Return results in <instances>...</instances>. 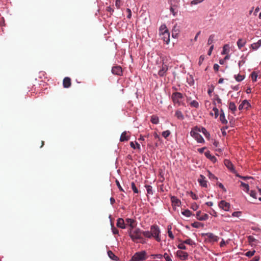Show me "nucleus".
I'll return each instance as SVG.
<instances>
[{
    "label": "nucleus",
    "mask_w": 261,
    "mask_h": 261,
    "mask_svg": "<svg viewBox=\"0 0 261 261\" xmlns=\"http://www.w3.org/2000/svg\"><path fill=\"white\" fill-rule=\"evenodd\" d=\"M145 231L137 227L133 230H128V233L133 242L145 244L146 242V240L142 237V236L144 237Z\"/></svg>",
    "instance_id": "f257e3e1"
},
{
    "label": "nucleus",
    "mask_w": 261,
    "mask_h": 261,
    "mask_svg": "<svg viewBox=\"0 0 261 261\" xmlns=\"http://www.w3.org/2000/svg\"><path fill=\"white\" fill-rule=\"evenodd\" d=\"M160 233L159 227L156 225H153L150 227V231H145L144 237L148 239H150L152 237L158 242H160L161 240Z\"/></svg>",
    "instance_id": "f03ea898"
},
{
    "label": "nucleus",
    "mask_w": 261,
    "mask_h": 261,
    "mask_svg": "<svg viewBox=\"0 0 261 261\" xmlns=\"http://www.w3.org/2000/svg\"><path fill=\"white\" fill-rule=\"evenodd\" d=\"M171 98L173 102L175 105L177 104L178 106H179L181 105H183V103L180 101V100L183 98V95L181 93L178 92L173 93L171 96Z\"/></svg>",
    "instance_id": "7ed1b4c3"
},
{
    "label": "nucleus",
    "mask_w": 261,
    "mask_h": 261,
    "mask_svg": "<svg viewBox=\"0 0 261 261\" xmlns=\"http://www.w3.org/2000/svg\"><path fill=\"white\" fill-rule=\"evenodd\" d=\"M146 258V253L145 251L138 252L132 256L131 261H141Z\"/></svg>",
    "instance_id": "20e7f679"
},
{
    "label": "nucleus",
    "mask_w": 261,
    "mask_h": 261,
    "mask_svg": "<svg viewBox=\"0 0 261 261\" xmlns=\"http://www.w3.org/2000/svg\"><path fill=\"white\" fill-rule=\"evenodd\" d=\"M198 132H200L199 129L195 127L194 130H191L190 133L191 135L197 141V142L203 143L204 140L201 135L199 134Z\"/></svg>",
    "instance_id": "39448f33"
},
{
    "label": "nucleus",
    "mask_w": 261,
    "mask_h": 261,
    "mask_svg": "<svg viewBox=\"0 0 261 261\" xmlns=\"http://www.w3.org/2000/svg\"><path fill=\"white\" fill-rule=\"evenodd\" d=\"M203 236H206V239L210 242H217L219 240V237L213 233L208 232L202 234Z\"/></svg>",
    "instance_id": "423d86ee"
},
{
    "label": "nucleus",
    "mask_w": 261,
    "mask_h": 261,
    "mask_svg": "<svg viewBox=\"0 0 261 261\" xmlns=\"http://www.w3.org/2000/svg\"><path fill=\"white\" fill-rule=\"evenodd\" d=\"M125 222L126 223V225H128L129 226V228L128 230H133L136 227L137 225V223L136 220L130 218H126L125 219Z\"/></svg>",
    "instance_id": "0eeeda50"
},
{
    "label": "nucleus",
    "mask_w": 261,
    "mask_h": 261,
    "mask_svg": "<svg viewBox=\"0 0 261 261\" xmlns=\"http://www.w3.org/2000/svg\"><path fill=\"white\" fill-rule=\"evenodd\" d=\"M219 206L220 208H222L225 211H228L230 208V205L229 203L227 202L225 200H221L219 203Z\"/></svg>",
    "instance_id": "6e6552de"
},
{
    "label": "nucleus",
    "mask_w": 261,
    "mask_h": 261,
    "mask_svg": "<svg viewBox=\"0 0 261 261\" xmlns=\"http://www.w3.org/2000/svg\"><path fill=\"white\" fill-rule=\"evenodd\" d=\"M196 218L199 221H204L208 219V215L206 214H201V211H198L196 213Z\"/></svg>",
    "instance_id": "1a4fd4ad"
},
{
    "label": "nucleus",
    "mask_w": 261,
    "mask_h": 261,
    "mask_svg": "<svg viewBox=\"0 0 261 261\" xmlns=\"http://www.w3.org/2000/svg\"><path fill=\"white\" fill-rule=\"evenodd\" d=\"M112 72L114 74L121 75L122 74V70L120 66H115L112 67Z\"/></svg>",
    "instance_id": "9d476101"
},
{
    "label": "nucleus",
    "mask_w": 261,
    "mask_h": 261,
    "mask_svg": "<svg viewBox=\"0 0 261 261\" xmlns=\"http://www.w3.org/2000/svg\"><path fill=\"white\" fill-rule=\"evenodd\" d=\"M248 242L251 246H256L259 243V241L256 239L252 236H249L247 237Z\"/></svg>",
    "instance_id": "9b49d317"
},
{
    "label": "nucleus",
    "mask_w": 261,
    "mask_h": 261,
    "mask_svg": "<svg viewBox=\"0 0 261 261\" xmlns=\"http://www.w3.org/2000/svg\"><path fill=\"white\" fill-rule=\"evenodd\" d=\"M168 70V67L166 65H163L162 68L159 71L158 74L160 76L163 77L166 75V72Z\"/></svg>",
    "instance_id": "f8f14e48"
},
{
    "label": "nucleus",
    "mask_w": 261,
    "mask_h": 261,
    "mask_svg": "<svg viewBox=\"0 0 261 261\" xmlns=\"http://www.w3.org/2000/svg\"><path fill=\"white\" fill-rule=\"evenodd\" d=\"M160 35L163 41L167 44H168L170 41V34L169 31L161 33Z\"/></svg>",
    "instance_id": "ddd939ff"
},
{
    "label": "nucleus",
    "mask_w": 261,
    "mask_h": 261,
    "mask_svg": "<svg viewBox=\"0 0 261 261\" xmlns=\"http://www.w3.org/2000/svg\"><path fill=\"white\" fill-rule=\"evenodd\" d=\"M224 163L225 165L227 167V168L228 169H229L232 172H233V173L236 172L233 165L229 160H225L224 161Z\"/></svg>",
    "instance_id": "4468645a"
},
{
    "label": "nucleus",
    "mask_w": 261,
    "mask_h": 261,
    "mask_svg": "<svg viewBox=\"0 0 261 261\" xmlns=\"http://www.w3.org/2000/svg\"><path fill=\"white\" fill-rule=\"evenodd\" d=\"M250 107V103L247 100H244L239 106V110H242L244 109H247Z\"/></svg>",
    "instance_id": "2eb2a0df"
},
{
    "label": "nucleus",
    "mask_w": 261,
    "mask_h": 261,
    "mask_svg": "<svg viewBox=\"0 0 261 261\" xmlns=\"http://www.w3.org/2000/svg\"><path fill=\"white\" fill-rule=\"evenodd\" d=\"M177 254L178 257L182 260H187L189 255L187 252L182 251H178L177 252Z\"/></svg>",
    "instance_id": "dca6fc26"
},
{
    "label": "nucleus",
    "mask_w": 261,
    "mask_h": 261,
    "mask_svg": "<svg viewBox=\"0 0 261 261\" xmlns=\"http://www.w3.org/2000/svg\"><path fill=\"white\" fill-rule=\"evenodd\" d=\"M205 179V177L203 175H200V178L198 179V181L201 186L206 188L207 186V181Z\"/></svg>",
    "instance_id": "f3484780"
},
{
    "label": "nucleus",
    "mask_w": 261,
    "mask_h": 261,
    "mask_svg": "<svg viewBox=\"0 0 261 261\" xmlns=\"http://www.w3.org/2000/svg\"><path fill=\"white\" fill-rule=\"evenodd\" d=\"M63 87L65 88H68L71 86V79L68 77H66L63 81Z\"/></svg>",
    "instance_id": "a211bd4d"
},
{
    "label": "nucleus",
    "mask_w": 261,
    "mask_h": 261,
    "mask_svg": "<svg viewBox=\"0 0 261 261\" xmlns=\"http://www.w3.org/2000/svg\"><path fill=\"white\" fill-rule=\"evenodd\" d=\"M117 226L122 229H125L126 225L122 218H118L117 220Z\"/></svg>",
    "instance_id": "6ab92c4d"
},
{
    "label": "nucleus",
    "mask_w": 261,
    "mask_h": 261,
    "mask_svg": "<svg viewBox=\"0 0 261 261\" xmlns=\"http://www.w3.org/2000/svg\"><path fill=\"white\" fill-rule=\"evenodd\" d=\"M171 200L172 202V204L173 206H179L181 202L179 199H178L175 196H172L171 197Z\"/></svg>",
    "instance_id": "aec40b11"
},
{
    "label": "nucleus",
    "mask_w": 261,
    "mask_h": 261,
    "mask_svg": "<svg viewBox=\"0 0 261 261\" xmlns=\"http://www.w3.org/2000/svg\"><path fill=\"white\" fill-rule=\"evenodd\" d=\"M129 138L130 136L127 135V133L126 132H124L121 134L120 138V141L121 142L126 141L129 139Z\"/></svg>",
    "instance_id": "412c9836"
},
{
    "label": "nucleus",
    "mask_w": 261,
    "mask_h": 261,
    "mask_svg": "<svg viewBox=\"0 0 261 261\" xmlns=\"http://www.w3.org/2000/svg\"><path fill=\"white\" fill-rule=\"evenodd\" d=\"M204 154L207 158L210 159L211 161H212L213 162H215L216 161V160H217L216 158L214 155H212L211 154L210 151H207L205 152L204 153Z\"/></svg>",
    "instance_id": "4be33fe9"
},
{
    "label": "nucleus",
    "mask_w": 261,
    "mask_h": 261,
    "mask_svg": "<svg viewBox=\"0 0 261 261\" xmlns=\"http://www.w3.org/2000/svg\"><path fill=\"white\" fill-rule=\"evenodd\" d=\"M220 120L223 124L227 123V120L226 119L224 115V113L222 110H221V113L220 115Z\"/></svg>",
    "instance_id": "5701e85b"
},
{
    "label": "nucleus",
    "mask_w": 261,
    "mask_h": 261,
    "mask_svg": "<svg viewBox=\"0 0 261 261\" xmlns=\"http://www.w3.org/2000/svg\"><path fill=\"white\" fill-rule=\"evenodd\" d=\"M261 46V39L257 42L254 43L251 45V48L253 50L257 49Z\"/></svg>",
    "instance_id": "b1692460"
},
{
    "label": "nucleus",
    "mask_w": 261,
    "mask_h": 261,
    "mask_svg": "<svg viewBox=\"0 0 261 261\" xmlns=\"http://www.w3.org/2000/svg\"><path fill=\"white\" fill-rule=\"evenodd\" d=\"M175 116L179 120H182L184 119V116L180 110H177L175 112Z\"/></svg>",
    "instance_id": "393cba45"
},
{
    "label": "nucleus",
    "mask_w": 261,
    "mask_h": 261,
    "mask_svg": "<svg viewBox=\"0 0 261 261\" xmlns=\"http://www.w3.org/2000/svg\"><path fill=\"white\" fill-rule=\"evenodd\" d=\"M246 42L245 40L243 39H239L237 41V45L239 49H241L242 47L244 46L246 44Z\"/></svg>",
    "instance_id": "a878e982"
},
{
    "label": "nucleus",
    "mask_w": 261,
    "mask_h": 261,
    "mask_svg": "<svg viewBox=\"0 0 261 261\" xmlns=\"http://www.w3.org/2000/svg\"><path fill=\"white\" fill-rule=\"evenodd\" d=\"M229 109L233 113L237 110V107L233 102H230L229 103Z\"/></svg>",
    "instance_id": "bb28decb"
},
{
    "label": "nucleus",
    "mask_w": 261,
    "mask_h": 261,
    "mask_svg": "<svg viewBox=\"0 0 261 261\" xmlns=\"http://www.w3.org/2000/svg\"><path fill=\"white\" fill-rule=\"evenodd\" d=\"M229 51V46L228 44H225L224 45L223 47V50L222 52V55H226L228 54Z\"/></svg>",
    "instance_id": "cd10ccee"
},
{
    "label": "nucleus",
    "mask_w": 261,
    "mask_h": 261,
    "mask_svg": "<svg viewBox=\"0 0 261 261\" xmlns=\"http://www.w3.org/2000/svg\"><path fill=\"white\" fill-rule=\"evenodd\" d=\"M215 101H217L218 103H219V104H221L222 103V100L220 98L219 96L216 94L215 96H214V102H213V104L216 105V102Z\"/></svg>",
    "instance_id": "c85d7f7f"
},
{
    "label": "nucleus",
    "mask_w": 261,
    "mask_h": 261,
    "mask_svg": "<svg viewBox=\"0 0 261 261\" xmlns=\"http://www.w3.org/2000/svg\"><path fill=\"white\" fill-rule=\"evenodd\" d=\"M130 146L131 147H132L134 149H136V148H137L138 149H140V145L137 142H136L135 144H134V143L133 142H131L130 143Z\"/></svg>",
    "instance_id": "c756f323"
},
{
    "label": "nucleus",
    "mask_w": 261,
    "mask_h": 261,
    "mask_svg": "<svg viewBox=\"0 0 261 261\" xmlns=\"http://www.w3.org/2000/svg\"><path fill=\"white\" fill-rule=\"evenodd\" d=\"M108 254L110 258H111L113 260H116L117 259V257L113 253L112 251H109L108 252Z\"/></svg>",
    "instance_id": "7c9ffc66"
},
{
    "label": "nucleus",
    "mask_w": 261,
    "mask_h": 261,
    "mask_svg": "<svg viewBox=\"0 0 261 261\" xmlns=\"http://www.w3.org/2000/svg\"><path fill=\"white\" fill-rule=\"evenodd\" d=\"M241 186L244 188V190L247 193H249V185L247 184H245L243 182H241Z\"/></svg>",
    "instance_id": "2f4dec72"
},
{
    "label": "nucleus",
    "mask_w": 261,
    "mask_h": 261,
    "mask_svg": "<svg viewBox=\"0 0 261 261\" xmlns=\"http://www.w3.org/2000/svg\"><path fill=\"white\" fill-rule=\"evenodd\" d=\"M151 122L153 124H158L159 122L158 117L156 116H152L151 117Z\"/></svg>",
    "instance_id": "473e14b6"
},
{
    "label": "nucleus",
    "mask_w": 261,
    "mask_h": 261,
    "mask_svg": "<svg viewBox=\"0 0 261 261\" xmlns=\"http://www.w3.org/2000/svg\"><path fill=\"white\" fill-rule=\"evenodd\" d=\"M145 187L146 188L147 193L148 194H151V195L153 194V192H152V188L151 186L145 185Z\"/></svg>",
    "instance_id": "72a5a7b5"
},
{
    "label": "nucleus",
    "mask_w": 261,
    "mask_h": 261,
    "mask_svg": "<svg viewBox=\"0 0 261 261\" xmlns=\"http://www.w3.org/2000/svg\"><path fill=\"white\" fill-rule=\"evenodd\" d=\"M181 213L183 215L187 217H190L192 215V212L189 210H185L184 211L182 212Z\"/></svg>",
    "instance_id": "f704fd0d"
},
{
    "label": "nucleus",
    "mask_w": 261,
    "mask_h": 261,
    "mask_svg": "<svg viewBox=\"0 0 261 261\" xmlns=\"http://www.w3.org/2000/svg\"><path fill=\"white\" fill-rule=\"evenodd\" d=\"M215 36L214 34H212L209 36V38L207 40V44L208 45H210L213 43L214 38H215Z\"/></svg>",
    "instance_id": "c9c22d12"
},
{
    "label": "nucleus",
    "mask_w": 261,
    "mask_h": 261,
    "mask_svg": "<svg viewBox=\"0 0 261 261\" xmlns=\"http://www.w3.org/2000/svg\"><path fill=\"white\" fill-rule=\"evenodd\" d=\"M190 105L191 107L197 108L199 107V103L196 100H193L190 103Z\"/></svg>",
    "instance_id": "e433bc0d"
},
{
    "label": "nucleus",
    "mask_w": 261,
    "mask_h": 261,
    "mask_svg": "<svg viewBox=\"0 0 261 261\" xmlns=\"http://www.w3.org/2000/svg\"><path fill=\"white\" fill-rule=\"evenodd\" d=\"M168 31L167 29V27H166V25L163 24L161 26V27L160 28V34L164 33L166 32H168Z\"/></svg>",
    "instance_id": "4c0bfd02"
},
{
    "label": "nucleus",
    "mask_w": 261,
    "mask_h": 261,
    "mask_svg": "<svg viewBox=\"0 0 261 261\" xmlns=\"http://www.w3.org/2000/svg\"><path fill=\"white\" fill-rule=\"evenodd\" d=\"M250 195V196H251L252 198H253L254 199H256L257 198V197H256V195H257V193L255 191H253V190H251L250 191V192H249V193H248Z\"/></svg>",
    "instance_id": "58836bf2"
},
{
    "label": "nucleus",
    "mask_w": 261,
    "mask_h": 261,
    "mask_svg": "<svg viewBox=\"0 0 261 261\" xmlns=\"http://www.w3.org/2000/svg\"><path fill=\"white\" fill-rule=\"evenodd\" d=\"M171 226H168V236L169 237L172 239H174V236L171 230Z\"/></svg>",
    "instance_id": "ea45409f"
},
{
    "label": "nucleus",
    "mask_w": 261,
    "mask_h": 261,
    "mask_svg": "<svg viewBox=\"0 0 261 261\" xmlns=\"http://www.w3.org/2000/svg\"><path fill=\"white\" fill-rule=\"evenodd\" d=\"M234 77L237 81L241 82L244 80V76L240 75V74H238L237 75H235Z\"/></svg>",
    "instance_id": "a19ab883"
},
{
    "label": "nucleus",
    "mask_w": 261,
    "mask_h": 261,
    "mask_svg": "<svg viewBox=\"0 0 261 261\" xmlns=\"http://www.w3.org/2000/svg\"><path fill=\"white\" fill-rule=\"evenodd\" d=\"M131 188L134 193H139V191H138V189L137 188V187L134 182H132L131 183Z\"/></svg>",
    "instance_id": "79ce46f5"
},
{
    "label": "nucleus",
    "mask_w": 261,
    "mask_h": 261,
    "mask_svg": "<svg viewBox=\"0 0 261 261\" xmlns=\"http://www.w3.org/2000/svg\"><path fill=\"white\" fill-rule=\"evenodd\" d=\"M184 243L188 244V245H190L191 246L195 245V243L191 239H187L186 240L184 241Z\"/></svg>",
    "instance_id": "37998d69"
},
{
    "label": "nucleus",
    "mask_w": 261,
    "mask_h": 261,
    "mask_svg": "<svg viewBox=\"0 0 261 261\" xmlns=\"http://www.w3.org/2000/svg\"><path fill=\"white\" fill-rule=\"evenodd\" d=\"M251 79L253 82L256 81L257 77V74L255 72H252L251 74Z\"/></svg>",
    "instance_id": "c03bdc74"
},
{
    "label": "nucleus",
    "mask_w": 261,
    "mask_h": 261,
    "mask_svg": "<svg viewBox=\"0 0 261 261\" xmlns=\"http://www.w3.org/2000/svg\"><path fill=\"white\" fill-rule=\"evenodd\" d=\"M171 133L170 132V130H167L166 131H164L163 133H162V136L165 138H167L170 135Z\"/></svg>",
    "instance_id": "a18cd8bd"
},
{
    "label": "nucleus",
    "mask_w": 261,
    "mask_h": 261,
    "mask_svg": "<svg viewBox=\"0 0 261 261\" xmlns=\"http://www.w3.org/2000/svg\"><path fill=\"white\" fill-rule=\"evenodd\" d=\"M255 252V250L249 251L245 253V255L246 256L251 257V256H252L254 254Z\"/></svg>",
    "instance_id": "49530a36"
},
{
    "label": "nucleus",
    "mask_w": 261,
    "mask_h": 261,
    "mask_svg": "<svg viewBox=\"0 0 261 261\" xmlns=\"http://www.w3.org/2000/svg\"><path fill=\"white\" fill-rule=\"evenodd\" d=\"M213 111L214 112L215 117L217 118L219 116L218 109L216 107H215L213 108Z\"/></svg>",
    "instance_id": "de8ad7c7"
},
{
    "label": "nucleus",
    "mask_w": 261,
    "mask_h": 261,
    "mask_svg": "<svg viewBox=\"0 0 261 261\" xmlns=\"http://www.w3.org/2000/svg\"><path fill=\"white\" fill-rule=\"evenodd\" d=\"M165 258L166 259V261H172V259L170 258V257L169 256V255L167 253H165L164 255H163V257Z\"/></svg>",
    "instance_id": "09e8293b"
},
{
    "label": "nucleus",
    "mask_w": 261,
    "mask_h": 261,
    "mask_svg": "<svg viewBox=\"0 0 261 261\" xmlns=\"http://www.w3.org/2000/svg\"><path fill=\"white\" fill-rule=\"evenodd\" d=\"M151 256H152L153 258L162 259L163 257V255L161 254H152L151 255Z\"/></svg>",
    "instance_id": "8fccbe9b"
},
{
    "label": "nucleus",
    "mask_w": 261,
    "mask_h": 261,
    "mask_svg": "<svg viewBox=\"0 0 261 261\" xmlns=\"http://www.w3.org/2000/svg\"><path fill=\"white\" fill-rule=\"evenodd\" d=\"M178 248L182 250H186L187 249L186 246L185 245V243H184V242L182 243L179 244L178 245Z\"/></svg>",
    "instance_id": "3c124183"
},
{
    "label": "nucleus",
    "mask_w": 261,
    "mask_h": 261,
    "mask_svg": "<svg viewBox=\"0 0 261 261\" xmlns=\"http://www.w3.org/2000/svg\"><path fill=\"white\" fill-rule=\"evenodd\" d=\"M204 60V56L203 55L200 56L199 57V61H198V64L199 66H200L202 64Z\"/></svg>",
    "instance_id": "603ef678"
},
{
    "label": "nucleus",
    "mask_w": 261,
    "mask_h": 261,
    "mask_svg": "<svg viewBox=\"0 0 261 261\" xmlns=\"http://www.w3.org/2000/svg\"><path fill=\"white\" fill-rule=\"evenodd\" d=\"M208 176L210 179H217V178L212 173H211L210 171L208 172Z\"/></svg>",
    "instance_id": "864d4df0"
},
{
    "label": "nucleus",
    "mask_w": 261,
    "mask_h": 261,
    "mask_svg": "<svg viewBox=\"0 0 261 261\" xmlns=\"http://www.w3.org/2000/svg\"><path fill=\"white\" fill-rule=\"evenodd\" d=\"M202 132L205 135V136L207 138L210 136L209 133L207 132L206 129L203 127L202 128Z\"/></svg>",
    "instance_id": "5fc2aeb1"
},
{
    "label": "nucleus",
    "mask_w": 261,
    "mask_h": 261,
    "mask_svg": "<svg viewBox=\"0 0 261 261\" xmlns=\"http://www.w3.org/2000/svg\"><path fill=\"white\" fill-rule=\"evenodd\" d=\"M115 182H116V184L118 189H119V190L121 191L124 192V191L123 189V188H122V187L121 186V185H120L119 182L118 181V180L116 179Z\"/></svg>",
    "instance_id": "6e6d98bb"
},
{
    "label": "nucleus",
    "mask_w": 261,
    "mask_h": 261,
    "mask_svg": "<svg viewBox=\"0 0 261 261\" xmlns=\"http://www.w3.org/2000/svg\"><path fill=\"white\" fill-rule=\"evenodd\" d=\"M241 212H233L232 214V216L233 217H239L241 215Z\"/></svg>",
    "instance_id": "4d7b16f0"
},
{
    "label": "nucleus",
    "mask_w": 261,
    "mask_h": 261,
    "mask_svg": "<svg viewBox=\"0 0 261 261\" xmlns=\"http://www.w3.org/2000/svg\"><path fill=\"white\" fill-rule=\"evenodd\" d=\"M126 12L128 14V15L127 16V18L130 19L132 17V12H131L130 9L129 8H127L126 9Z\"/></svg>",
    "instance_id": "13d9d810"
},
{
    "label": "nucleus",
    "mask_w": 261,
    "mask_h": 261,
    "mask_svg": "<svg viewBox=\"0 0 261 261\" xmlns=\"http://www.w3.org/2000/svg\"><path fill=\"white\" fill-rule=\"evenodd\" d=\"M204 0H193L191 2L192 5H196L198 3H201Z\"/></svg>",
    "instance_id": "bf43d9fd"
},
{
    "label": "nucleus",
    "mask_w": 261,
    "mask_h": 261,
    "mask_svg": "<svg viewBox=\"0 0 261 261\" xmlns=\"http://www.w3.org/2000/svg\"><path fill=\"white\" fill-rule=\"evenodd\" d=\"M200 225V223L197 222H194L192 224V226L195 228H198Z\"/></svg>",
    "instance_id": "052dcab7"
},
{
    "label": "nucleus",
    "mask_w": 261,
    "mask_h": 261,
    "mask_svg": "<svg viewBox=\"0 0 261 261\" xmlns=\"http://www.w3.org/2000/svg\"><path fill=\"white\" fill-rule=\"evenodd\" d=\"M190 196L193 199L197 200L198 199V197L193 192H190Z\"/></svg>",
    "instance_id": "680f3d73"
},
{
    "label": "nucleus",
    "mask_w": 261,
    "mask_h": 261,
    "mask_svg": "<svg viewBox=\"0 0 261 261\" xmlns=\"http://www.w3.org/2000/svg\"><path fill=\"white\" fill-rule=\"evenodd\" d=\"M112 232H113V234H118V232H119L117 228H116L115 227H114L113 226H112Z\"/></svg>",
    "instance_id": "e2e57ef3"
},
{
    "label": "nucleus",
    "mask_w": 261,
    "mask_h": 261,
    "mask_svg": "<svg viewBox=\"0 0 261 261\" xmlns=\"http://www.w3.org/2000/svg\"><path fill=\"white\" fill-rule=\"evenodd\" d=\"M217 185L218 186L221 188L222 189L224 192H226V189L224 188V186L222 184L220 183V182H218L217 183Z\"/></svg>",
    "instance_id": "0e129e2a"
},
{
    "label": "nucleus",
    "mask_w": 261,
    "mask_h": 261,
    "mask_svg": "<svg viewBox=\"0 0 261 261\" xmlns=\"http://www.w3.org/2000/svg\"><path fill=\"white\" fill-rule=\"evenodd\" d=\"M191 208L194 211H196L198 208V206L196 203H194L192 204Z\"/></svg>",
    "instance_id": "69168bd1"
},
{
    "label": "nucleus",
    "mask_w": 261,
    "mask_h": 261,
    "mask_svg": "<svg viewBox=\"0 0 261 261\" xmlns=\"http://www.w3.org/2000/svg\"><path fill=\"white\" fill-rule=\"evenodd\" d=\"M259 257L258 256H255L252 258L250 261H259Z\"/></svg>",
    "instance_id": "338daca9"
},
{
    "label": "nucleus",
    "mask_w": 261,
    "mask_h": 261,
    "mask_svg": "<svg viewBox=\"0 0 261 261\" xmlns=\"http://www.w3.org/2000/svg\"><path fill=\"white\" fill-rule=\"evenodd\" d=\"M219 68V66L217 64H215L214 65V69L215 71H218Z\"/></svg>",
    "instance_id": "774afa93"
}]
</instances>
